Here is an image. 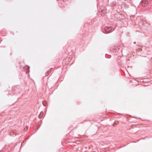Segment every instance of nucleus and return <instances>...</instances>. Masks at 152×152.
I'll return each instance as SVG.
<instances>
[{
  "label": "nucleus",
  "instance_id": "obj_3",
  "mask_svg": "<svg viewBox=\"0 0 152 152\" xmlns=\"http://www.w3.org/2000/svg\"><path fill=\"white\" fill-rule=\"evenodd\" d=\"M142 2H143V1H142ZM147 5V3H142V6L143 7H146Z\"/></svg>",
  "mask_w": 152,
  "mask_h": 152
},
{
  "label": "nucleus",
  "instance_id": "obj_8",
  "mask_svg": "<svg viewBox=\"0 0 152 152\" xmlns=\"http://www.w3.org/2000/svg\"><path fill=\"white\" fill-rule=\"evenodd\" d=\"M151 61H152V59H151Z\"/></svg>",
  "mask_w": 152,
  "mask_h": 152
},
{
  "label": "nucleus",
  "instance_id": "obj_5",
  "mask_svg": "<svg viewBox=\"0 0 152 152\" xmlns=\"http://www.w3.org/2000/svg\"><path fill=\"white\" fill-rule=\"evenodd\" d=\"M133 17H134V16H131V17H130L131 18V19H132V18H133Z\"/></svg>",
  "mask_w": 152,
  "mask_h": 152
},
{
  "label": "nucleus",
  "instance_id": "obj_4",
  "mask_svg": "<svg viewBox=\"0 0 152 152\" xmlns=\"http://www.w3.org/2000/svg\"><path fill=\"white\" fill-rule=\"evenodd\" d=\"M117 15L119 16V17L120 18V16H121V15L120 14H117Z\"/></svg>",
  "mask_w": 152,
  "mask_h": 152
},
{
  "label": "nucleus",
  "instance_id": "obj_6",
  "mask_svg": "<svg viewBox=\"0 0 152 152\" xmlns=\"http://www.w3.org/2000/svg\"><path fill=\"white\" fill-rule=\"evenodd\" d=\"M29 68H30L29 66H28V69H29Z\"/></svg>",
  "mask_w": 152,
  "mask_h": 152
},
{
  "label": "nucleus",
  "instance_id": "obj_1",
  "mask_svg": "<svg viewBox=\"0 0 152 152\" xmlns=\"http://www.w3.org/2000/svg\"><path fill=\"white\" fill-rule=\"evenodd\" d=\"M114 30V29H113V30H112L111 26H106L104 28V30L106 34L112 32Z\"/></svg>",
  "mask_w": 152,
  "mask_h": 152
},
{
  "label": "nucleus",
  "instance_id": "obj_7",
  "mask_svg": "<svg viewBox=\"0 0 152 152\" xmlns=\"http://www.w3.org/2000/svg\"><path fill=\"white\" fill-rule=\"evenodd\" d=\"M122 18V19H123L124 18Z\"/></svg>",
  "mask_w": 152,
  "mask_h": 152
},
{
  "label": "nucleus",
  "instance_id": "obj_2",
  "mask_svg": "<svg viewBox=\"0 0 152 152\" xmlns=\"http://www.w3.org/2000/svg\"><path fill=\"white\" fill-rule=\"evenodd\" d=\"M140 19H138V25L140 27H141L143 24V22L141 18H140Z\"/></svg>",
  "mask_w": 152,
  "mask_h": 152
}]
</instances>
